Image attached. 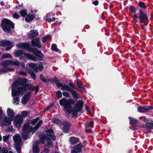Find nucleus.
<instances>
[{
	"label": "nucleus",
	"instance_id": "nucleus-1",
	"mask_svg": "<svg viewBox=\"0 0 153 153\" xmlns=\"http://www.w3.org/2000/svg\"><path fill=\"white\" fill-rule=\"evenodd\" d=\"M51 138L53 140H56V137L53 133V131L52 129L48 130L47 131L46 135L44 134L41 136L40 137L39 142L36 141L34 143L32 148V151L33 153H39L40 149L38 145L39 143L42 144L45 143V140H47L48 144H46L45 146V148L52 147L53 146V144Z\"/></svg>",
	"mask_w": 153,
	"mask_h": 153
},
{
	"label": "nucleus",
	"instance_id": "nucleus-2",
	"mask_svg": "<svg viewBox=\"0 0 153 153\" xmlns=\"http://www.w3.org/2000/svg\"><path fill=\"white\" fill-rule=\"evenodd\" d=\"M60 105L63 107L69 113L73 112V115L75 116L77 115L76 113L82 109L84 103L81 100H79L75 106L73 110L72 105L74 104V100L71 99H66L62 98L59 101Z\"/></svg>",
	"mask_w": 153,
	"mask_h": 153
},
{
	"label": "nucleus",
	"instance_id": "nucleus-3",
	"mask_svg": "<svg viewBox=\"0 0 153 153\" xmlns=\"http://www.w3.org/2000/svg\"><path fill=\"white\" fill-rule=\"evenodd\" d=\"M18 48L27 50L29 51H31L35 55H33L28 53H25L24 56L27 59L35 61L37 60H42L43 55L40 51L38 49L35 48L33 49H30L29 48L30 45L26 43H18L16 45Z\"/></svg>",
	"mask_w": 153,
	"mask_h": 153
},
{
	"label": "nucleus",
	"instance_id": "nucleus-4",
	"mask_svg": "<svg viewBox=\"0 0 153 153\" xmlns=\"http://www.w3.org/2000/svg\"><path fill=\"white\" fill-rule=\"evenodd\" d=\"M27 87L26 85L20 84L18 81L14 82L12 87V96H21L27 90Z\"/></svg>",
	"mask_w": 153,
	"mask_h": 153
},
{
	"label": "nucleus",
	"instance_id": "nucleus-5",
	"mask_svg": "<svg viewBox=\"0 0 153 153\" xmlns=\"http://www.w3.org/2000/svg\"><path fill=\"white\" fill-rule=\"evenodd\" d=\"M42 121H39L37 124L33 128L32 127L30 126L28 123L25 124L23 126L22 130V135L23 137L27 139L30 137V132L34 133L38 129L39 126L41 125Z\"/></svg>",
	"mask_w": 153,
	"mask_h": 153
},
{
	"label": "nucleus",
	"instance_id": "nucleus-6",
	"mask_svg": "<svg viewBox=\"0 0 153 153\" xmlns=\"http://www.w3.org/2000/svg\"><path fill=\"white\" fill-rule=\"evenodd\" d=\"M1 27L3 30L7 33H9L11 28H14L13 22L7 19H4L1 22Z\"/></svg>",
	"mask_w": 153,
	"mask_h": 153
},
{
	"label": "nucleus",
	"instance_id": "nucleus-7",
	"mask_svg": "<svg viewBox=\"0 0 153 153\" xmlns=\"http://www.w3.org/2000/svg\"><path fill=\"white\" fill-rule=\"evenodd\" d=\"M13 140L14 142V146L17 153H21V148L20 144L22 141V138L19 135L16 134L13 137Z\"/></svg>",
	"mask_w": 153,
	"mask_h": 153
},
{
	"label": "nucleus",
	"instance_id": "nucleus-8",
	"mask_svg": "<svg viewBox=\"0 0 153 153\" xmlns=\"http://www.w3.org/2000/svg\"><path fill=\"white\" fill-rule=\"evenodd\" d=\"M143 121L146 123V128L147 130V133H150L151 132V129L153 128V119L150 118H145Z\"/></svg>",
	"mask_w": 153,
	"mask_h": 153
},
{
	"label": "nucleus",
	"instance_id": "nucleus-9",
	"mask_svg": "<svg viewBox=\"0 0 153 153\" xmlns=\"http://www.w3.org/2000/svg\"><path fill=\"white\" fill-rule=\"evenodd\" d=\"M13 44V42L7 40H4L0 41V46L2 47L6 46V49L7 50H10Z\"/></svg>",
	"mask_w": 153,
	"mask_h": 153
},
{
	"label": "nucleus",
	"instance_id": "nucleus-10",
	"mask_svg": "<svg viewBox=\"0 0 153 153\" xmlns=\"http://www.w3.org/2000/svg\"><path fill=\"white\" fill-rule=\"evenodd\" d=\"M23 121V119L20 114L16 115L14 121V124L15 126L17 127H20Z\"/></svg>",
	"mask_w": 153,
	"mask_h": 153
},
{
	"label": "nucleus",
	"instance_id": "nucleus-11",
	"mask_svg": "<svg viewBox=\"0 0 153 153\" xmlns=\"http://www.w3.org/2000/svg\"><path fill=\"white\" fill-rule=\"evenodd\" d=\"M83 146L81 143H79L78 145L74 146L72 149L71 152L74 153H77L80 152L82 150Z\"/></svg>",
	"mask_w": 153,
	"mask_h": 153
},
{
	"label": "nucleus",
	"instance_id": "nucleus-12",
	"mask_svg": "<svg viewBox=\"0 0 153 153\" xmlns=\"http://www.w3.org/2000/svg\"><path fill=\"white\" fill-rule=\"evenodd\" d=\"M153 109L152 106H146L143 107H138L137 111L140 113H144L147 112L150 109Z\"/></svg>",
	"mask_w": 153,
	"mask_h": 153
},
{
	"label": "nucleus",
	"instance_id": "nucleus-13",
	"mask_svg": "<svg viewBox=\"0 0 153 153\" xmlns=\"http://www.w3.org/2000/svg\"><path fill=\"white\" fill-rule=\"evenodd\" d=\"M31 44L33 47L36 46L38 48L41 47L39 39L38 38H36L32 40L31 42Z\"/></svg>",
	"mask_w": 153,
	"mask_h": 153
},
{
	"label": "nucleus",
	"instance_id": "nucleus-14",
	"mask_svg": "<svg viewBox=\"0 0 153 153\" xmlns=\"http://www.w3.org/2000/svg\"><path fill=\"white\" fill-rule=\"evenodd\" d=\"M139 12L140 14L139 18L140 20V22L141 23L144 22L145 23L146 22L148 19L147 16L143 13L141 10H139Z\"/></svg>",
	"mask_w": 153,
	"mask_h": 153
},
{
	"label": "nucleus",
	"instance_id": "nucleus-15",
	"mask_svg": "<svg viewBox=\"0 0 153 153\" xmlns=\"http://www.w3.org/2000/svg\"><path fill=\"white\" fill-rule=\"evenodd\" d=\"M30 94V92H27L22 97V102L23 104H26L29 101Z\"/></svg>",
	"mask_w": 153,
	"mask_h": 153
},
{
	"label": "nucleus",
	"instance_id": "nucleus-16",
	"mask_svg": "<svg viewBox=\"0 0 153 153\" xmlns=\"http://www.w3.org/2000/svg\"><path fill=\"white\" fill-rule=\"evenodd\" d=\"M63 125L64 127L63 128V131L65 133H68L70 126V123L67 122H64Z\"/></svg>",
	"mask_w": 153,
	"mask_h": 153
},
{
	"label": "nucleus",
	"instance_id": "nucleus-17",
	"mask_svg": "<svg viewBox=\"0 0 153 153\" xmlns=\"http://www.w3.org/2000/svg\"><path fill=\"white\" fill-rule=\"evenodd\" d=\"M11 119L7 117H5L1 121L2 124L5 126L10 125L11 123Z\"/></svg>",
	"mask_w": 153,
	"mask_h": 153
},
{
	"label": "nucleus",
	"instance_id": "nucleus-18",
	"mask_svg": "<svg viewBox=\"0 0 153 153\" xmlns=\"http://www.w3.org/2000/svg\"><path fill=\"white\" fill-rule=\"evenodd\" d=\"M7 113L8 116L11 119H13L15 114L13 111L10 108H8L7 110Z\"/></svg>",
	"mask_w": 153,
	"mask_h": 153
},
{
	"label": "nucleus",
	"instance_id": "nucleus-19",
	"mask_svg": "<svg viewBox=\"0 0 153 153\" xmlns=\"http://www.w3.org/2000/svg\"><path fill=\"white\" fill-rule=\"evenodd\" d=\"M38 35V33L36 30H33L30 31L29 34V36L31 38L37 36Z\"/></svg>",
	"mask_w": 153,
	"mask_h": 153
},
{
	"label": "nucleus",
	"instance_id": "nucleus-20",
	"mask_svg": "<svg viewBox=\"0 0 153 153\" xmlns=\"http://www.w3.org/2000/svg\"><path fill=\"white\" fill-rule=\"evenodd\" d=\"M29 65L35 72H38V68L36 64L34 63H31L29 64Z\"/></svg>",
	"mask_w": 153,
	"mask_h": 153
},
{
	"label": "nucleus",
	"instance_id": "nucleus-21",
	"mask_svg": "<svg viewBox=\"0 0 153 153\" xmlns=\"http://www.w3.org/2000/svg\"><path fill=\"white\" fill-rule=\"evenodd\" d=\"M14 55L15 56L20 57V59H22V56L23 55V53L22 51L18 50L15 52Z\"/></svg>",
	"mask_w": 153,
	"mask_h": 153
},
{
	"label": "nucleus",
	"instance_id": "nucleus-22",
	"mask_svg": "<svg viewBox=\"0 0 153 153\" xmlns=\"http://www.w3.org/2000/svg\"><path fill=\"white\" fill-rule=\"evenodd\" d=\"M69 141L72 144L74 145L79 142V139L77 138L71 137L69 138Z\"/></svg>",
	"mask_w": 153,
	"mask_h": 153
},
{
	"label": "nucleus",
	"instance_id": "nucleus-23",
	"mask_svg": "<svg viewBox=\"0 0 153 153\" xmlns=\"http://www.w3.org/2000/svg\"><path fill=\"white\" fill-rule=\"evenodd\" d=\"M27 16V17L25 18V20L27 22H29L33 20L35 16V15L33 14L31 15L29 14Z\"/></svg>",
	"mask_w": 153,
	"mask_h": 153
},
{
	"label": "nucleus",
	"instance_id": "nucleus-24",
	"mask_svg": "<svg viewBox=\"0 0 153 153\" xmlns=\"http://www.w3.org/2000/svg\"><path fill=\"white\" fill-rule=\"evenodd\" d=\"M61 87V89H64L68 91H70L71 89L69 86L64 83H62Z\"/></svg>",
	"mask_w": 153,
	"mask_h": 153
},
{
	"label": "nucleus",
	"instance_id": "nucleus-25",
	"mask_svg": "<svg viewBox=\"0 0 153 153\" xmlns=\"http://www.w3.org/2000/svg\"><path fill=\"white\" fill-rule=\"evenodd\" d=\"M1 65L4 67H7L10 65V61L8 60H4L2 62Z\"/></svg>",
	"mask_w": 153,
	"mask_h": 153
},
{
	"label": "nucleus",
	"instance_id": "nucleus-26",
	"mask_svg": "<svg viewBox=\"0 0 153 153\" xmlns=\"http://www.w3.org/2000/svg\"><path fill=\"white\" fill-rule=\"evenodd\" d=\"M38 118L34 119L29 121L27 123H28L30 126V124L32 125H34L37 123L38 121Z\"/></svg>",
	"mask_w": 153,
	"mask_h": 153
},
{
	"label": "nucleus",
	"instance_id": "nucleus-27",
	"mask_svg": "<svg viewBox=\"0 0 153 153\" xmlns=\"http://www.w3.org/2000/svg\"><path fill=\"white\" fill-rule=\"evenodd\" d=\"M71 91V94L73 97V98L75 99H76L78 97V94L75 91L72 90L71 89V90H70Z\"/></svg>",
	"mask_w": 153,
	"mask_h": 153
},
{
	"label": "nucleus",
	"instance_id": "nucleus-28",
	"mask_svg": "<svg viewBox=\"0 0 153 153\" xmlns=\"http://www.w3.org/2000/svg\"><path fill=\"white\" fill-rule=\"evenodd\" d=\"M130 120V123L131 124H136L137 123V121L136 119L130 117H129Z\"/></svg>",
	"mask_w": 153,
	"mask_h": 153
},
{
	"label": "nucleus",
	"instance_id": "nucleus-29",
	"mask_svg": "<svg viewBox=\"0 0 153 153\" xmlns=\"http://www.w3.org/2000/svg\"><path fill=\"white\" fill-rule=\"evenodd\" d=\"M10 61V65L15 66H18L19 65V63L18 61Z\"/></svg>",
	"mask_w": 153,
	"mask_h": 153
},
{
	"label": "nucleus",
	"instance_id": "nucleus-30",
	"mask_svg": "<svg viewBox=\"0 0 153 153\" xmlns=\"http://www.w3.org/2000/svg\"><path fill=\"white\" fill-rule=\"evenodd\" d=\"M26 11V10H23L20 12V13L22 17H25L27 15V13Z\"/></svg>",
	"mask_w": 153,
	"mask_h": 153
},
{
	"label": "nucleus",
	"instance_id": "nucleus-31",
	"mask_svg": "<svg viewBox=\"0 0 153 153\" xmlns=\"http://www.w3.org/2000/svg\"><path fill=\"white\" fill-rule=\"evenodd\" d=\"M55 83L57 86L59 88L61 87V85H62V83H60V81L58 80L57 78H55Z\"/></svg>",
	"mask_w": 153,
	"mask_h": 153
},
{
	"label": "nucleus",
	"instance_id": "nucleus-32",
	"mask_svg": "<svg viewBox=\"0 0 153 153\" xmlns=\"http://www.w3.org/2000/svg\"><path fill=\"white\" fill-rule=\"evenodd\" d=\"M0 153H8L7 149L5 148H3L2 149L0 147Z\"/></svg>",
	"mask_w": 153,
	"mask_h": 153
},
{
	"label": "nucleus",
	"instance_id": "nucleus-33",
	"mask_svg": "<svg viewBox=\"0 0 153 153\" xmlns=\"http://www.w3.org/2000/svg\"><path fill=\"white\" fill-rule=\"evenodd\" d=\"M2 57L4 59L8 58H12V56L10 54L8 53H6L4 54L2 56Z\"/></svg>",
	"mask_w": 153,
	"mask_h": 153
},
{
	"label": "nucleus",
	"instance_id": "nucleus-34",
	"mask_svg": "<svg viewBox=\"0 0 153 153\" xmlns=\"http://www.w3.org/2000/svg\"><path fill=\"white\" fill-rule=\"evenodd\" d=\"M52 121L53 122L58 125H60L61 124V121L58 119H53Z\"/></svg>",
	"mask_w": 153,
	"mask_h": 153
},
{
	"label": "nucleus",
	"instance_id": "nucleus-35",
	"mask_svg": "<svg viewBox=\"0 0 153 153\" xmlns=\"http://www.w3.org/2000/svg\"><path fill=\"white\" fill-rule=\"evenodd\" d=\"M94 123L93 121L90 122H87L85 123V126L86 127H91L93 126Z\"/></svg>",
	"mask_w": 153,
	"mask_h": 153
},
{
	"label": "nucleus",
	"instance_id": "nucleus-36",
	"mask_svg": "<svg viewBox=\"0 0 153 153\" xmlns=\"http://www.w3.org/2000/svg\"><path fill=\"white\" fill-rule=\"evenodd\" d=\"M51 48L52 50L55 51H57L58 50V49L57 48L56 45L55 44L52 45Z\"/></svg>",
	"mask_w": 153,
	"mask_h": 153
},
{
	"label": "nucleus",
	"instance_id": "nucleus-37",
	"mask_svg": "<svg viewBox=\"0 0 153 153\" xmlns=\"http://www.w3.org/2000/svg\"><path fill=\"white\" fill-rule=\"evenodd\" d=\"M56 96L59 98H61L62 97V93L61 91L58 90L56 92Z\"/></svg>",
	"mask_w": 153,
	"mask_h": 153
},
{
	"label": "nucleus",
	"instance_id": "nucleus-38",
	"mask_svg": "<svg viewBox=\"0 0 153 153\" xmlns=\"http://www.w3.org/2000/svg\"><path fill=\"white\" fill-rule=\"evenodd\" d=\"M29 113L28 111H22L21 113V115L22 117H25L27 115L29 114Z\"/></svg>",
	"mask_w": 153,
	"mask_h": 153
},
{
	"label": "nucleus",
	"instance_id": "nucleus-39",
	"mask_svg": "<svg viewBox=\"0 0 153 153\" xmlns=\"http://www.w3.org/2000/svg\"><path fill=\"white\" fill-rule=\"evenodd\" d=\"M19 100L18 97H15L13 99V103L16 105L19 104Z\"/></svg>",
	"mask_w": 153,
	"mask_h": 153
},
{
	"label": "nucleus",
	"instance_id": "nucleus-40",
	"mask_svg": "<svg viewBox=\"0 0 153 153\" xmlns=\"http://www.w3.org/2000/svg\"><path fill=\"white\" fill-rule=\"evenodd\" d=\"M51 36L50 35H48L46 37H44L43 38V43H45L47 40L48 39H50Z\"/></svg>",
	"mask_w": 153,
	"mask_h": 153
},
{
	"label": "nucleus",
	"instance_id": "nucleus-41",
	"mask_svg": "<svg viewBox=\"0 0 153 153\" xmlns=\"http://www.w3.org/2000/svg\"><path fill=\"white\" fill-rule=\"evenodd\" d=\"M55 20V18L53 17L52 19L51 18H47L46 19V21L50 22L51 21H54Z\"/></svg>",
	"mask_w": 153,
	"mask_h": 153
},
{
	"label": "nucleus",
	"instance_id": "nucleus-42",
	"mask_svg": "<svg viewBox=\"0 0 153 153\" xmlns=\"http://www.w3.org/2000/svg\"><path fill=\"white\" fill-rule=\"evenodd\" d=\"M39 70L42 71L43 69V64L42 62H39Z\"/></svg>",
	"mask_w": 153,
	"mask_h": 153
},
{
	"label": "nucleus",
	"instance_id": "nucleus-43",
	"mask_svg": "<svg viewBox=\"0 0 153 153\" xmlns=\"http://www.w3.org/2000/svg\"><path fill=\"white\" fill-rule=\"evenodd\" d=\"M63 96L65 97H70V94L68 92H64L62 93Z\"/></svg>",
	"mask_w": 153,
	"mask_h": 153
},
{
	"label": "nucleus",
	"instance_id": "nucleus-44",
	"mask_svg": "<svg viewBox=\"0 0 153 153\" xmlns=\"http://www.w3.org/2000/svg\"><path fill=\"white\" fill-rule=\"evenodd\" d=\"M30 74L32 78L34 80L36 79V75L35 73L33 71H31V72H30Z\"/></svg>",
	"mask_w": 153,
	"mask_h": 153
},
{
	"label": "nucleus",
	"instance_id": "nucleus-45",
	"mask_svg": "<svg viewBox=\"0 0 153 153\" xmlns=\"http://www.w3.org/2000/svg\"><path fill=\"white\" fill-rule=\"evenodd\" d=\"M138 5L141 7H142L143 8H146V6H145L143 2H141L139 3L138 4Z\"/></svg>",
	"mask_w": 153,
	"mask_h": 153
},
{
	"label": "nucleus",
	"instance_id": "nucleus-46",
	"mask_svg": "<svg viewBox=\"0 0 153 153\" xmlns=\"http://www.w3.org/2000/svg\"><path fill=\"white\" fill-rule=\"evenodd\" d=\"M130 10L135 13L136 11V8L133 6H131L130 7Z\"/></svg>",
	"mask_w": 153,
	"mask_h": 153
},
{
	"label": "nucleus",
	"instance_id": "nucleus-47",
	"mask_svg": "<svg viewBox=\"0 0 153 153\" xmlns=\"http://www.w3.org/2000/svg\"><path fill=\"white\" fill-rule=\"evenodd\" d=\"M40 77L41 80L44 82H47V80L42 75H40Z\"/></svg>",
	"mask_w": 153,
	"mask_h": 153
},
{
	"label": "nucleus",
	"instance_id": "nucleus-48",
	"mask_svg": "<svg viewBox=\"0 0 153 153\" xmlns=\"http://www.w3.org/2000/svg\"><path fill=\"white\" fill-rule=\"evenodd\" d=\"M9 136L7 135L5 136H4L3 137V141L4 142H5L9 138Z\"/></svg>",
	"mask_w": 153,
	"mask_h": 153
},
{
	"label": "nucleus",
	"instance_id": "nucleus-49",
	"mask_svg": "<svg viewBox=\"0 0 153 153\" xmlns=\"http://www.w3.org/2000/svg\"><path fill=\"white\" fill-rule=\"evenodd\" d=\"M17 74L19 75H26V73L25 72H17Z\"/></svg>",
	"mask_w": 153,
	"mask_h": 153
},
{
	"label": "nucleus",
	"instance_id": "nucleus-50",
	"mask_svg": "<svg viewBox=\"0 0 153 153\" xmlns=\"http://www.w3.org/2000/svg\"><path fill=\"white\" fill-rule=\"evenodd\" d=\"M13 17L14 18L18 19L19 17V16L17 13H15L13 15Z\"/></svg>",
	"mask_w": 153,
	"mask_h": 153
},
{
	"label": "nucleus",
	"instance_id": "nucleus-51",
	"mask_svg": "<svg viewBox=\"0 0 153 153\" xmlns=\"http://www.w3.org/2000/svg\"><path fill=\"white\" fill-rule=\"evenodd\" d=\"M50 150L48 149H45L42 152L40 153H48Z\"/></svg>",
	"mask_w": 153,
	"mask_h": 153
},
{
	"label": "nucleus",
	"instance_id": "nucleus-52",
	"mask_svg": "<svg viewBox=\"0 0 153 153\" xmlns=\"http://www.w3.org/2000/svg\"><path fill=\"white\" fill-rule=\"evenodd\" d=\"M77 85L79 88H83V86L82 83L80 82H78L77 83Z\"/></svg>",
	"mask_w": 153,
	"mask_h": 153
},
{
	"label": "nucleus",
	"instance_id": "nucleus-53",
	"mask_svg": "<svg viewBox=\"0 0 153 153\" xmlns=\"http://www.w3.org/2000/svg\"><path fill=\"white\" fill-rule=\"evenodd\" d=\"M23 4H22L21 5H17L16 7V8H18V9L22 8L23 7Z\"/></svg>",
	"mask_w": 153,
	"mask_h": 153
},
{
	"label": "nucleus",
	"instance_id": "nucleus-54",
	"mask_svg": "<svg viewBox=\"0 0 153 153\" xmlns=\"http://www.w3.org/2000/svg\"><path fill=\"white\" fill-rule=\"evenodd\" d=\"M39 90V88L38 86H36L35 88V94H36Z\"/></svg>",
	"mask_w": 153,
	"mask_h": 153
},
{
	"label": "nucleus",
	"instance_id": "nucleus-55",
	"mask_svg": "<svg viewBox=\"0 0 153 153\" xmlns=\"http://www.w3.org/2000/svg\"><path fill=\"white\" fill-rule=\"evenodd\" d=\"M13 128L12 126H10L7 128V130L10 131H12Z\"/></svg>",
	"mask_w": 153,
	"mask_h": 153
},
{
	"label": "nucleus",
	"instance_id": "nucleus-56",
	"mask_svg": "<svg viewBox=\"0 0 153 153\" xmlns=\"http://www.w3.org/2000/svg\"><path fill=\"white\" fill-rule=\"evenodd\" d=\"M70 86L74 88H76V87L74 84L73 83H71L70 84Z\"/></svg>",
	"mask_w": 153,
	"mask_h": 153
},
{
	"label": "nucleus",
	"instance_id": "nucleus-57",
	"mask_svg": "<svg viewBox=\"0 0 153 153\" xmlns=\"http://www.w3.org/2000/svg\"><path fill=\"white\" fill-rule=\"evenodd\" d=\"M93 3L94 5L96 6L98 4V1H95L93 2Z\"/></svg>",
	"mask_w": 153,
	"mask_h": 153
},
{
	"label": "nucleus",
	"instance_id": "nucleus-58",
	"mask_svg": "<svg viewBox=\"0 0 153 153\" xmlns=\"http://www.w3.org/2000/svg\"><path fill=\"white\" fill-rule=\"evenodd\" d=\"M85 108L87 110L88 112H89V107L87 105H85Z\"/></svg>",
	"mask_w": 153,
	"mask_h": 153
},
{
	"label": "nucleus",
	"instance_id": "nucleus-59",
	"mask_svg": "<svg viewBox=\"0 0 153 153\" xmlns=\"http://www.w3.org/2000/svg\"><path fill=\"white\" fill-rule=\"evenodd\" d=\"M52 107V105H51L49 106L46 109V110H48Z\"/></svg>",
	"mask_w": 153,
	"mask_h": 153
},
{
	"label": "nucleus",
	"instance_id": "nucleus-60",
	"mask_svg": "<svg viewBox=\"0 0 153 153\" xmlns=\"http://www.w3.org/2000/svg\"><path fill=\"white\" fill-rule=\"evenodd\" d=\"M19 64L21 67L23 68H24L25 66V64L23 62L21 63L20 64Z\"/></svg>",
	"mask_w": 153,
	"mask_h": 153
},
{
	"label": "nucleus",
	"instance_id": "nucleus-61",
	"mask_svg": "<svg viewBox=\"0 0 153 153\" xmlns=\"http://www.w3.org/2000/svg\"><path fill=\"white\" fill-rule=\"evenodd\" d=\"M2 114V111L1 108H0V118L1 117Z\"/></svg>",
	"mask_w": 153,
	"mask_h": 153
},
{
	"label": "nucleus",
	"instance_id": "nucleus-62",
	"mask_svg": "<svg viewBox=\"0 0 153 153\" xmlns=\"http://www.w3.org/2000/svg\"><path fill=\"white\" fill-rule=\"evenodd\" d=\"M14 70L13 69H11V68H9L8 69V71H13Z\"/></svg>",
	"mask_w": 153,
	"mask_h": 153
},
{
	"label": "nucleus",
	"instance_id": "nucleus-63",
	"mask_svg": "<svg viewBox=\"0 0 153 153\" xmlns=\"http://www.w3.org/2000/svg\"><path fill=\"white\" fill-rule=\"evenodd\" d=\"M134 16L135 18H137L138 17L136 15V14H134Z\"/></svg>",
	"mask_w": 153,
	"mask_h": 153
},
{
	"label": "nucleus",
	"instance_id": "nucleus-64",
	"mask_svg": "<svg viewBox=\"0 0 153 153\" xmlns=\"http://www.w3.org/2000/svg\"><path fill=\"white\" fill-rule=\"evenodd\" d=\"M0 4L1 5H4V3L3 2H1V3H0Z\"/></svg>",
	"mask_w": 153,
	"mask_h": 153
}]
</instances>
